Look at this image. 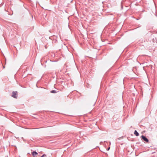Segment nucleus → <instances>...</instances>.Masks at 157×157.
<instances>
[{
    "instance_id": "obj_1",
    "label": "nucleus",
    "mask_w": 157,
    "mask_h": 157,
    "mask_svg": "<svg viewBox=\"0 0 157 157\" xmlns=\"http://www.w3.org/2000/svg\"><path fill=\"white\" fill-rule=\"evenodd\" d=\"M11 96L14 98H17L18 96L17 92V91H13L12 93Z\"/></svg>"
},
{
    "instance_id": "obj_2",
    "label": "nucleus",
    "mask_w": 157,
    "mask_h": 157,
    "mask_svg": "<svg viewBox=\"0 0 157 157\" xmlns=\"http://www.w3.org/2000/svg\"><path fill=\"white\" fill-rule=\"evenodd\" d=\"M142 139L145 141L148 142L149 140L145 136L142 135L141 136Z\"/></svg>"
},
{
    "instance_id": "obj_3",
    "label": "nucleus",
    "mask_w": 157,
    "mask_h": 157,
    "mask_svg": "<svg viewBox=\"0 0 157 157\" xmlns=\"http://www.w3.org/2000/svg\"><path fill=\"white\" fill-rule=\"evenodd\" d=\"M32 155L34 157L36 155H37L38 154L35 151H33L32 152Z\"/></svg>"
},
{
    "instance_id": "obj_4",
    "label": "nucleus",
    "mask_w": 157,
    "mask_h": 157,
    "mask_svg": "<svg viewBox=\"0 0 157 157\" xmlns=\"http://www.w3.org/2000/svg\"><path fill=\"white\" fill-rule=\"evenodd\" d=\"M134 134L136 135V136H138L139 135V133L136 130L135 131Z\"/></svg>"
},
{
    "instance_id": "obj_5",
    "label": "nucleus",
    "mask_w": 157,
    "mask_h": 157,
    "mask_svg": "<svg viewBox=\"0 0 157 157\" xmlns=\"http://www.w3.org/2000/svg\"><path fill=\"white\" fill-rule=\"evenodd\" d=\"M57 92L55 90H52L51 91V92L52 93H56Z\"/></svg>"
},
{
    "instance_id": "obj_6",
    "label": "nucleus",
    "mask_w": 157,
    "mask_h": 157,
    "mask_svg": "<svg viewBox=\"0 0 157 157\" xmlns=\"http://www.w3.org/2000/svg\"><path fill=\"white\" fill-rule=\"evenodd\" d=\"M41 157H47V155H46L44 154Z\"/></svg>"
},
{
    "instance_id": "obj_7",
    "label": "nucleus",
    "mask_w": 157,
    "mask_h": 157,
    "mask_svg": "<svg viewBox=\"0 0 157 157\" xmlns=\"http://www.w3.org/2000/svg\"><path fill=\"white\" fill-rule=\"evenodd\" d=\"M3 68H5V66H3Z\"/></svg>"
},
{
    "instance_id": "obj_8",
    "label": "nucleus",
    "mask_w": 157,
    "mask_h": 157,
    "mask_svg": "<svg viewBox=\"0 0 157 157\" xmlns=\"http://www.w3.org/2000/svg\"><path fill=\"white\" fill-rule=\"evenodd\" d=\"M109 148H110V147L108 149V150H109Z\"/></svg>"
}]
</instances>
